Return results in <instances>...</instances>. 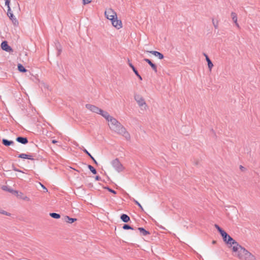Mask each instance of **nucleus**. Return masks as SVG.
<instances>
[{"label":"nucleus","mask_w":260,"mask_h":260,"mask_svg":"<svg viewBox=\"0 0 260 260\" xmlns=\"http://www.w3.org/2000/svg\"><path fill=\"white\" fill-rule=\"evenodd\" d=\"M19 157L21 158L28 159L30 160H33L34 158L32 157V156L30 155H27L24 153H22L19 155Z\"/></svg>","instance_id":"obj_13"},{"label":"nucleus","mask_w":260,"mask_h":260,"mask_svg":"<svg viewBox=\"0 0 260 260\" xmlns=\"http://www.w3.org/2000/svg\"><path fill=\"white\" fill-rule=\"evenodd\" d=\"M133 201H134V202L137 204L140 208L143 211V208L142 207V206H141V205L135 199H133Z\"/></svg>","instance_id":"obj_27"},{"label":"nucleus","mask_w":260,"mask_h":260,"mask_svg":"<svg viewBox=\"0 0 260 260\" xmlns=\"http://www.w3.org/2000/svg\"><path fill=\"white\" fill-rule=\"evenodd\" d=\"M105 15L106 17L111 20L117 17V13L113 9L111 8L107 9L105 11Z\"/></svg>","instance_id":"obj_5"},{"label":"nucleus","mask_w":260,"mask_h":260,"mask_svg":"<svg viewBox=\"0 0 260 260\" xmlns=\"http://www.w3.org/2000/svg\"><path fill=\"white\" fill-rule=\"evenodd\" d=\"M231 17L232 18L233 21L235 23L236 27L238 28H239L240 26L238 23V18H237V15L236 13L235 12H232L231 13Z\"/></svg>","instance_id":"obj_9"},{"label":"nucleus","mask_w":260,"mask_h":260,"mask_svg":"<svg viewBox=\"0 0 260 260\" xmlns=\"http://www.w3.org/2000/svg\"><path fill=\"white\" fill-rule=\"evenodd\" d=\"M204 56H205L206 60L207 61L208 68L209 70L211 71L213 67V64L212 63V61H211V60L210 59V58L206 54H204Z\"/></svg>","instance_id":"obj_11"},{"label":"nucleus","mask_w":260,"mask_h":260,"mask_svg":"<svg viewBox=\"0 0 260 260\" xmlns=\"http://www.w3.org/2000/svg\"><path fill=\"white\" fill-rule=\"evenodd\" d=\"M123 229L124 230H129V229L132 230L133 229V228L131 226H130L129 225H128L127 224L124 225L123 226Z\"/></svg>","instance_id":"obj_30"},{"label":"nucleus","mask_w":260,"mask_h":260,"mask_svg":"<svg viewBox=\"0 0 260 260\" xmlns=\"http://www.w3.org/2000/svg\"><path fill=\"white\" fill-rule=\"evenodd\" d=\"M113 27L117 29H119L122 27V21L118 19L116 17V18H114L110 20Z\"/></svg>","instance_id":"obj_7"},{"label":"nucleus","mask_w":260,"mask_h":260,"mask_svg":"<svg viewBox=\"0 0 260 260\" xmlns=\"http://www.w3.org/2000/svg\"><path fill=\"white\" fill-rule=\"evenodd\" d=\"M95 180L99 181V180H101V177L99 176H96L95 177Z\"/></svg>","instance_id":"obj_37"},{"label":"nucleus","mask_w":260,"mask_h":260,"mask_svg":"<svg viewBox=\"0 0 260 260\" xmlns=\"http://www.w3.org/2000/svg\"><path fill=\"white\" fill-rule=\"evenodd\" d=\"M7 15H8V17L10 18V19L13 20V14L11 12V10H8Z\"/></svg>","instance_id":"obj_26"},{"label":"nucleus","mask_w":260,"mask_h":260,"mask_svg":"<svg viewBox=\"0 0 260 260\" xmlns=\"http://www.w3.org/2000/svg\"><path fill=\"white\" fill-rule=\"evenodd\" d=\"M134 99L142 109L146 110L148 108V106L144 99L141 95L139 94H135Z\"/></svg>","instance_id":"obj_3"},{"label":"nucleus","mask_w":260,"mask_h":260,"mask_svg":"<svg viewBox=\"0 0 260 260\" xmlns=\"http://www.w3.org/2000/svg\"><path fill=\"white\" fill-rule=\"evenodd\" d=\"M14 170H15V171H18V172H21V171L18 170H17V169H14Z\"/></svg>","instance_id":"obj_40"},{"label":"nucleus","mask_w":260,"mask_h":260,"mask_svg":"<svg viewBox=\"0 0 260 260\" xmlns=\"http://www.w3.org/2000/svg\"><path fill=\"white\" fill-rule=\"evenodd\" d=\"M144 61H145L146 62H147L152 68V69L155 72H157V68L155 64H154L153 63L151 62V61L147 58H145Z\"/></svg>","instance_id":"obj_12"},{"label":"nucleus","mask_w":260,"mask_h":260,"mask_svg":"<svg viewBox=\"0 0 260 260\" xmlns=\"http://www.w3.org/2000/svg\"><path fill=\"white\" fill-rule=\"evenodd\" d=\"M24 193L22 192L18 191V192H15V195L19 199H22Z\"/></svg>","instance_id":"obj_20"},{"label":"nucleus","mask_w":260,"mask_h":260,"mask_svg":"<svg viewBox=\"0 0 260 260\" xmlns=\"http://www.w3.org/2000/svg\"><path fill=\"white\" fill-rule=\"evenodd\" d=\"M133 71H134L135 74L136 75V76L139 78V79L140 80H142V77L140 75V74H139L138 71L136 70V69H134V70H133Z\"/></svg>","instance_id":"obj_25"},{"label":"nucleus","mask_w":260,"mask_h":260,"mask_svg":"<svg viewBox=\"0 0 260 260\" xmlns=\"http://www.w3.org/2000/svg\"><path fill=\"white\" fill-rule=\"evenodd\" d=\"M22 200L26 202H29L30 201V198L25 194H24Z\"/></svg>","instance_id":"obj_29"},{"label":"nucleus","mask_w":260,"mask_h":260,"mask_svg":"<svg viewBox=\"0 0 260 260\" xmlns=\"http://www.w3.org/2000/svg\"><path fill=\"white\" fill-rule=\"evenodd\" d=\"M214 226L220 234L224 242L231 245L233 252L236 253L235 256L239 259L256 260L255 257L251 253L239 245L217 224H215Z\"/></svg>","instance_id":"obj_1"},{"label":"nucleus","mask_w":260,"mask_h":260,"mask_svg":"<svg viewBox=\"0 0 260 260\" xmlns=\"http://www.w3.org/2000/svg\"><path fill=\"white\" fill-rule=\"evenodd\" d=\"M138 230L140 231V232L143 234L144 236H146L147 235H149L150 233L149 232L146 231L144 228H139Z\"/></svg>","instance_id":"obj_19"},{"label":"nucleus","mask_w":260,"mask_h":260,"mask_svg":"<svg viewBox=\"0 0 260 260\" xmlns=\"http://www.w3.org/2000/svg\"><path fill=\"white\" fill-rule=\"evenodd\" d=\"M1 213H2L3 214H4V215H8L9 216L10 215V213H8V212H7L6 211H3L2 212H1Z\"/></svg>","instance_id":"obj_33"},{"label":"nucleus","mask_w":260,"mask_h":260,"mask_svg":"<svg viewBox=\"0 0 260 260\" xmlns=\"http://www.w3.org/2000/svg\"><path fill=\"white\" fill-rule=\"evenodd\" d=\"M3 144L5 146H10L13 144V142L12 141H8L6 139H3Z\"/></svg>","instance_id":"obj_18"},{"label":"nucleus","mask_w":260,"mask_h":260,"mask_svg":"<svg viewBox=\"0 0 260 260\" xmlns=\"http://www.w3.org/2000/svg\"><path fill=\"white\" fill-rule=\"evenodd\" d=\"M212 22L215 28H217L218 27L219 20L218 19L213 18L212 19Z\"/></svg>","instance_id":"obj_17"},{"label":"nucleus","mask_w":260,"mask_h":260,"mask_svg":"<svg viewBox=\"0 0 260 260\" xmlns=\"http://www.w3.org/2000/svg\"><path fill=\"white\" fill-rule=\"evenodd\" d=\"M85 107L90 111L100 114L103 117H104L105 114L107 112V111H104L99 107L91 104H86L85 105Z\"/></svg>","instance_id":"obj_4"},{"label":"nucleus","mask_w":260,"mask_h":260,"mask_svg":"<svg viewBox=\"0 0 260 260\" xmlns=\"http://www.w3.org/2000/svg\"><path fill=\"white\" fill-rule=\"evenodd\" d=\"M9 192L12 193L13 194H15V192H18L17 190H15L13 189H11V190H9Z\"/></svg>","instance_id":"obj_36"},{"label":"nucleus","mask_w":260,"mask_h":260,"mask_svg":"<svg viewBox=\"0 0 260 260\" xmlns=\"http://www.w3.org/2000/svg\"><path fill=\"white\" fill-rule=\"evenodd\" d=\"M150 53L153 54L156 57H157L159 59H162L164 58V55L160 53L159 52L156 51H149Z\"/></svg>","instance_id":"obj_10"},{"label":"nucleus","mask_w":260,"mask_h":260,"mask_svg":"<svg viewBox=\"0 0 260 260\" xmlns=\"http://www.w3.org/2000/svg\"><path fill=\"white\" fill-rule=\"evenodd\" d=\"M50 216H51L52 218H55V219H58L60 217V216L59 214L56 213H52L50 214Z\"/></svg>","instance_id":"obj_22"},{"label":"nucleus","mask_w":260,"mask_h":260,"mask_svg":"<svg viewBox=\"0 0 260 260\" xmlns=\"http://www.w3.org/2000/svg\"><path fill=\"white\" fill-rule=\"evenodd\" d=\"M18 70L21 72H26V70L25 69V68L21 64H18Z\"/></svg>","instance_id":"obj_21"},{"label":"nucleus","mask_w":260,"mask_h":260,"mask_svg":"<svg viewBox=\"0 0 260 260\" xmlns=\"http://www.w3.org/2000/svg\"><path fill=\"white\" fill-rule=\"evenodd\" d=\"M65 221L66 222L69 223H73L74 222L77 221V219L76 218H71L69 216H66L65 217Z\"/></svg>","instance_id":"obj_16"},{"label":"nucleus","mask_w":260,"mask_h":260,"mask_svg":"<svg viewBox=\"0 0 260 260\" xmlns=\"http://www.w3.org/2000/svg\"><path fill=\"white\" fill-rule=\"evenodd\" d=\"M83 5H87L91 2V0H82Z\"/></svg>","instance_id":"obj_31"},{"label":"nucleus","mask_w":260,"mask_h":260,"mask_svg":"<svg viewBox=\"0 0 260 260\" xmlns=\"http://www.w3.org/2000/svg\"><path fill=\"white\" fill-rule=\"evenodd\" d=\"M212 243L213 244H215L216 243V241H212Z\"/></svg>","instance_id":"obj_41"},{"label":"nucleus","mask_w":260,"mask_h":260,"mask_svg":"<svg viewBox=\"0 0 260 260\" xmlns=\"http://www.w3.org/2000/svg\"><path fill=\"white\" fill-rule=\"evenodd\" d=\"M3 189L4 190H8V191H9V190H11L12 189H8L7 186H3Z\"/></svg>","instance_id":"obj_35"},{"label":"nucleus","mask_w":260,"mask_h":260,"mask_svg":"<svg viewBox=\"0 0 260 260\" xmlns=\"http://www.w3.org/2000/svg\"><path fill=\"white\" fill-rule=\"evenodd\" d=\"M129 66H130V67L132 69V70H134V69H135V68L134 67V66L131 63H129Z\"/></svg>","instance_id":"obj_38"},{"label":"nucleus","mask_w":260,"mask_h":260,"mask_svg":"<svg viewBox=\"0 0 260 260\" xmlns=\"http://www.w3.org/2000/svg\"><path fill=\"white\" fill-rule=\"evenodd\" d=\"M5 5L8 7V10H10L11 8L10 7V1L11 0H5Z\"/></svg>","instance_id":"obj_28"},{"label":"nucleus","mask_w":260,"mask_h":260,"mask_svg":"<svg viewBox=\"0 0 260 260\" xmlns=\"http://www.w3.org/2000/svg\"><path fill=\"white\" fill-rule=\"evenodd\" d=\"M52 142L53 144H55L56 143H57V141L55 140H52Z\"/></svg>","instance_id":"obj_39"},{"label":"nucleus","mask_w":260,"mask_h":260,"mask_svg":"<svg viewBox=\"0 0 260 260\" xmlns=\"http://www.w3.org/2000/svg\"><path fill=\"white\" fill-rule=\"evenodd\" d=\"M103 117L106 120L108 125L111 131L118 135L124 137L127 140L130 139L131 136L129 133L115 118L110 115L108 112Z\"/></svg>","instance_id":"obj_2"},{"label":"nucleus","mask_w":260,"mask_h":260,"mask_svg":"<svg viewBox=\"0 0 260 260\" xmlns=\"http://www.w3.org/2000/svg\"><path fill=\"white\" fill-rule=\"evenodd\" d=\"M109 191L114 193V194H116V192L114 190H112V189L109 188V187H106V188Z\"/></svg>","instance_id":"obj_32"},{"label":"nucleus","mask_w":260,"mask_h":260,"mask_svg":"<svg viewBox=\"0 0 260 260\" xmlns=\"http://www.w3.org/2000/svg\"><path fill=\"white\" fill-rule=\"evenodd\" d=\"M120 218L124 222H127L130 220L129 216L124 214L121 215Z\"/></svg>","instance_id":"obj_15"},{"label":"nucleus","mask_w":260,"mask_h":260,"mask_svg":"<svg viewBox=\"0 0 260 260\" xmlns=\"http://www.w3.org/2000/svg\"><path fill=\"white\" fill-rule=\"evenodd\" d=\"M17 141L19 143H21L23 144H25L28 142L27 139L26 138L23 137H18L16 139Z\"/></svg>","instance_id":"obj_14"},{"label":"nucleus","mask_w":260,"mask_h":260,"mask_svg":"<svg viewBox=\"0 0 260 260\" xmlns=\"http://www.w3.org/2000/svg\"><path fill=\"white\" fill-rule=\"evenodd\" d=\"M113 167L118 172H120L124 170V168L118 159H115L112 161Z\"/></svg>","instance_id":"obj_6"},{"label":"nucleus","mask_w":260,"mask_h":260,"mask_svg":"<svg viewBox=\"0 0 260 260\" xmlns=\"http://www.w3.org/2000/svg\"><path fill=\"white\" fill-rule=\"evenodd\" d=\"M88 169H89V170L93 174H96V170L93 167H92V166L91 165H88Z\"/></svg>","instance_id":"obj_23"},{"label":"nucleus","mask_w":260,"mask_h":260,"mask_svg":"<svg viewBox=\"0 0 260 260\" xmlns=\"http://www.w3.org/2000/svg\"><path fill=\"white\" fill-rule=\"evenodd\" d=\"M40 185L41 186H42V187L44 189L45 191V192H47L48 191V189H47V188L46 187H45L42 184L40 183Z\"/></svg>","instance_id":"obj_34"},{"label":"nucleus","mask_w":260,"mask_h":260,"mask_svg":"<svg viewBox=\"0 0 260 260\" xmlns=\"http://www.w3.org/2000/svg\"><path fill=\"white\" fill-rule=\"evenodd\" d=\"M1 47L4 50L7 52L12 51V49L8 45L7 41H4L2 43Z\"/></svg>","instance_id":"obj_8"},{"label":"nucleus","mask_w":260,"mask_h":260,"mask_svg":"<svg viewBox=\"0 0 260 260\" xmlns=\"http://www.w3.org/2000/svg\"><path fill=\"white\" fill-rule=\"evenodd\" d=\"M83 151L84 152H85L88 156H89L90 157V158L94 161V162L96 164V160L94 159V158L92 156V155L88 152V151L85 149H83Z\"/></svg>","instance_id":"obj_24"}]
</instances>
